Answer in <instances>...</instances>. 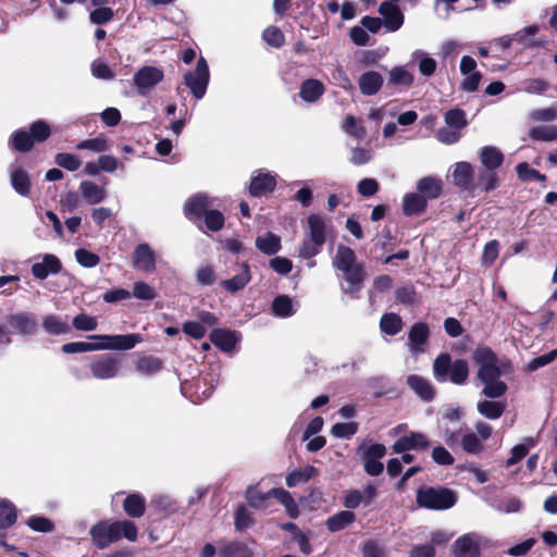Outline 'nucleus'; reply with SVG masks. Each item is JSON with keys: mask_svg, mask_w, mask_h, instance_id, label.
<instances>
[{"mask_svg": "<svg viewBox=\"0 0 557 557\" xmlns=\"http://www.w3.org/2000/svg\"><path fill=\"white\" fill-rule=\"evenodd\" d=\"M133 267L144 273H152L157 268L156 251L146 243L138 244L132 256Z\"/></svg>", "mask_w": 557, "mask_h": 557, "instance_id": "obj_11", "label": "nucleus"}, {"mask_svg": "<svg viewBox=\"0 0 557 557\" xmlns=\"http://www.w3.org/2000/svg\"><path fill=\"white\" fill-rule=\"evenodd\" d=\"M484 387L482 389V394L487 398H499L505 395L507 391V385L499 379L484 382Z\"/></svg>", "mask_w": 557, "mask_h": 557, "instance_id": "obj_56", "label": "nucleus"}, {"mask_svg": "<svg viewBox=\"0 0 557 557\" xmlns=\"http://www.w3.org/2000/svg\"><path fill=\"white\" fill-rule=\"evenodd\" d=\"M89 534L94 544L103 549L111 543L120 541L122 537L131 542L137 540L138 529L134 522L129 520L109 522L100 521L91 527Z\"/></svg>", "mask_w": 557, "mask_h": 557, "instance_id": "obj_2", "label": "nucleus"}, {"mask_svg": "<svg viewBox=\"0 0 557 557\" xmlns=\"http://www.w3.org/2000/svg\"><path fill=\"white\" fill-rule=\"evenodd\" d=\"M500 182L496 171L481 168L474 181L473 195L478 191L488 193L496 189Z\"/></svg>", "mask_w": 557, "mask_h": 557, "instance_id": "obj_27", "label": "nucleus"}, {"mask_svg": "<svg viewBox=\"0 0 557 557\" xmlns=\"http://www.w3.org/2000/svg\"><path fill=\"white\" fill-rule=\"evenodd\" d=\"M10 181L13 189L22 197H27L30 194V178L28 173L21 166L10 165Z\"/></svg>", "mask_w": 557, "mask_h": 557, "instance_id": "obj_21", "label": "nucleus"}, {"mask_svg": "<svg viewBox=\"0 0 557 557\" xmlns=\"http://www.w3.org/2000/svg\"><path fill=\"white\" fill-rule=\"evenodd\" d=\"M411 62L418 63L419 72L424 77L432 76L437 67V62L428 52L421 49H417L411 52Z\"/></svg>", "mask_w": 557, "mask_h": 557, "instance_id": "obj_30", "label": "nucleus"}, {"mask_svg": "<svg viewBox=\"0 0 557 557\" xmlns=\"http://www.w3.org/2000/svg\"><path fill=\"white\" fill-rule=\"evenodd\" d=\"M75 258H76V261L82 265V267H85V268H94L96 267L99 261H100V258L94 253V252H90L86 249H77L75 251Z\"/></svg>", "mask_w": 557, "mask_h": 557, "instance_id": "obj_64", "label": "nucleus"}, {"mask_svg": "<svg viewBox=\"0 0 557 557\" xmlns=\"http://www.w3.org/2000/svg\"><path fill=\"white\" fill-rule=\"evenodd\" d=\"M307 228L299 246V257L312 259L318 256L329 236L333 233V225L330 219L312 213L307 218Z\"/></svg>", "mask_w": 557, "mask_h": 557, "instance_id": "obj_1", "label": "nucleus"}, {"mask_svg": "<svg viewBox=\"0 0 557 557\" xmlns=\"http://www.w3.org/2000/svg\"><path fill=\"white\" fill-rule=\"evenodd\" d=\"M457 493L443 486H423L417 491V505L430 510H446L457 503Z\"/></svg>", "mask_w": 557, "mask_h": 557, "instance_id": "obj_5", "label": "nucleus"}, {"mask_svg": "<svg viewBox=\"0 0 557 557\" xmlns=\"http://www.w3.org/2000/svg\"><path fill=\"white\" fill-rule=\"evenodd\" d=\"M324 91L323 83L317 78L305 79L299 86V97L307 103H315Z\"/></svg>", "mask_w": 557, "mask_h": 557, "instance_id": "obj_23", "label": "nucleus"}, {"mask_svg": "<svg viewBox=\"0 0 557 557\" xmlns=\"http://www.w3.org/2000/svg\"><path fill=\"white\" fill-rule=\"evenodd\" d=\"M42 329L49 335H65L71 332L67 317L47 314L42 318Z\"/></svg>", "mask_w": 557, "mask_h": 557, "instance_id": "obj_25", "label": "nucleus"}, {"mask_svg": "<svg viewBox=\"0 0 557 557\" xmlns=\"http://www.w3.org/2000/svg\"><path fill=\"white\" fill-rule=\"evenodd\" d=\"M472 360L479 366L478 377L482 383L499 379L502 374L511 371L510 362L499 361L494 351L486 346H479L473 351Z\"/></svg>", "mask_w": 557, "mask_h": 557, "instance_id": "obj_4", "label": "nucleus"}, {"mask_svg": "<svg viewBox=\"0 0 557 557\" xmlns=\"http://www.w3.org/2000/svg\"><path fill=\"white\" fill-rule=\"evenodd\" d=\"M355 520H356V515L352 511L343 510V511H339V512L329 517L325 522V525L329 531L337 532V531H341V530L347 528Z\"/></svg>", "mask_w": 557, "mask_h": 557, "instance_id": "obj_35", "label": "nucleus"}, {"mask_svg": "<svg viewBox=\"0 0 557 557\" xmlns=\"http://www.w3.org/2000/svg\"><path fill=\"white\" fill-rule=\"evenodd\" d=\"M382 332L396 335L401 330V319L395 313H385L380 321Z\"/></svg>", "mask_w": 557, "mask_h": 557, "instance_id": "obj_48", "label": "nucleus"}, {"mask_svg": "<svg viewBox=\"0 0 557 557\" xmlns=\"http://www.w3.org/2000/svg\"><path fill=\"white\" fill-rule=\"evenodd\" d=\"M250 281V267L244 262L236 265V273L231 278L223 280L220 284L225 290L235 294L244 289Z\"/></svg>", "mask_w": 557, "mask_h": 557, "instance_id": "obj_16", "label": "nucleus"}, {"mask_svg": "<svg viewBox=\"0 0 557 557\" xmlns=\"http://www.w3.org/2000/svg\"><path fill=\"white\" fill-rule=\"evenodd\" d=\"M202 218L207 228L212 232L222 230L225 223V219L222 212L214 209H210Z\"/></svg>", "mask_w": 557, "mask_h": 557, "instance_id": "obj_58", "label": "nucleus"}, {"mask_svg": "<svg viewBox=\"0 0 557 557\" xmlns=\"http://www.w3.org/2000/svg\"><path fill=\"white\" fill-rule=\"evenodd\" d=\"M358 454L362 459H381L386 455V448L383 444H361L358 447Z\"/></svg>", "mask_w": 557, "mask_h": 557, "instance_id": "obj_47", "label": "nucleus"}, {"mask_svg": "<svg viewBox=\"0 0 557 557\" xmlns=\"http://www.w3.org/2000/svg\"><path fill=\"white\" fill-rule=\"evenodd\" d=\"M426 208V199L418 193H410L404 197L403 210L406 215H416Z\"/></svg>", "mask_w": 557, "mask_h": 557, "instance_id": "obj_33", "label": "nucleus"}, {"mask_svg": "<svg viewBox=\"0 0 557 557\" xmlns=\"http://www.w3.org/2000/svg\"><path fill=\"white\" fill-rule=\"evenodd\" d=\"M90 372L98 380H111L119 375L121 361L112 355H102L89 364Z\"/></svg>", "mask_w": 557, "mask_h": 557, "instance_id": "obj_9", "label": "nucleus"}, {"mask_svg": "<svg viewBox=\"0 0 557 557\" xmlns=\"http://www.w3.org/2000/svg\"><path fill=\"white\" fill-rule=\"evenodd\" d=\"M141 342L139 334L113 335L112 350H129Z\"/></svg>", "mask_w": 557, "mask_h": 557, "instance_id": "obj_45", "label": "nucleus"}, {"mask_svg": "<svg viewBox=\"0 0 557 557\" xmlns=\"http://www.w3.org/2000/svg\"><path fill=\"white\" fill-rule=\"evenodd\" d=\"M123 507L127 516L140 518L145 513V498L140 494H131L125 498Z\"/></svg>", "mask_w": 557, "mask_h": 557, "instance_id": "obj_37", "label": "nucleus"}, {"mask_svg": "<svg viewBox=\"0 0 557 557\" xmlns=\"http://www.w3.org/2000/svg\"><path fill=\"white\" fill-rule=\"evenodd\" d=\"M11 334L21 336L34 335L37 331L35 317L29 312H16L7 317Z\"/></svg>", "mask_w": 557, "mask_h": 557, "instance_id": "obj_12", "label": "nucleus"}, {"mask_svg": "<svg viewBox=\"0 0 557 557\" xmlns=\"http://www.w3.org/2000/svg\"><path fill=\"white\" fill-rule=\"evenodd\" d=\"M482 168L496 171L504 162L503 152L495 146H484L479 152Z\"/></svg>", "mask_w": 557, "mask_h": 557, "instance_id": "obj_29", "label": "nucleus"}, {"mask_svg": "<svg viewBox=\"0 0 557 557\" xmlns=\"http://www.w3.org/2000/svg\"><path fill=\"white\" fill-rule=\"evenodd\" d=\"M413 83V75L405 66H395L388 73V84L409 87Z\"/></svg>", "mask_w": 557, "mask_h": 557, "instance_id": "obj_44", "label": "nucleus"}, {"mask_svg": "<svg viewBox=\"0 0 557 557\" xmlns=\"http://www.w3.org/2000/svg\"><path fill=\"white\" fill-rule=\"evenodd\" d=\"M480 414L487 419H498L505 411V404L494 400H482L476 405Z\"/></svg>", "mask_w": 557, "mask_h": 557, "instance_id": "obj_41", "label": "nucleus"}, {"mask_svg": "<svg viewBox=\"0 0 557 557\" xmlns=\"http://www.w3.org/2000/svg\"><path fill=\"white\" fill-rule=\"evenodd\" d=\"M429 447L430 441L424 434L412 432L398 438L393 445V451L395 454H401L411 449L425 450Z\"/></svg>", "mask_w": 557, "mask_h": 557, "instance_id": "obj_15", "label": "nucleus"}, {"mask_svg": "<svg viewBox=\"0 0 557 557\" xmlns=\"http://www.w3.org/2000/svg\"><path fill=\"white\" fill-rule=\"evenodd\" d=\"M430 335L428 324L419 322L412 325L409 331V350L412 355L417 356L423 352L422 346L425 344Z\"/></svg>", "mask_w": 557, "mask_h": 557, "instance_id": "obj_22", "label": "nucleus"}, {"mask_svg": "<svg viewBox=\"0 0 557 557\" xmlns=\"http://www.w3.org/2000/svg\"><path fill=\"white\" fill-rule=\"evenodd\" d=\"M54 162L60 168H63L70 172L78 170L82 165V160L73 153L59 152L54 157Z\"/></svg>", "mask_w": 557, "mask_h": 557, "instance_id": "obj_46", "label": "nucleus"}, {"mask_svg": "<svg viewBox=\"0 0 557 557\" xmlns=\"http://www.w3.org/2000/svg\"><path fill=\"white\" fill-rule=\"evenodd\" d=\"M333 267L338 271L347 270V268L358 263L355 251L344 245L337 247L335 257L333 258Z\"/></svg>", "mask_w": 557, "mask_h": 557, "instance_id": "obj_32", "label": "nucleus"}, {"mask_svg": "<svg viewBox=\"0 0 557 557\" xmlns=\"http://www.w3.org/2000/svg\"><path fill=\"white\" fill-rule=\"evenodd\" d=\"M79 191L88 205L100 203L108 196L104 186H100L92 181H82L79 184Z\"/></svg>", "mask_w": 557, "mask_h": 557, "instance_id": "obj_26", "label": "nucleus"}, {"mask_svg": "<svg viewBox=\"0 0 557 557\" xmlns=\"http://www.w3.org/2000/svg\"><path fill=\"white\" fill-rule=\"evenodd\" d=\"M533 140L554 141L557 139V128L554 126H536L530 129Z\"/></svg>", "mask_w": 557, "mask_h": 557, "instance_id": "obj_57", "label": "nucleus"}, {"mask_svg": "<svg viewBox=\"0 0 557 557\" xmlns=\"http://www.w3.org/2000/svg\"><path fill=\"white\" fill-rule=\"evenodd\" d=\"M183 78L184 84L189 88L193 96L198 100L202 99L210 81V72L206 59L200 57L195 70L186 72Z\"/></svg>", "mask_w": 557, "mask_h": 557, "instance_id": "obj_7", "label": "nucleus"}, {"mask_svg": "<svg viewBox=\"0 0 557 557\" xmlns=\"http://www.w3.org/2000/svg\"><path fill=\"white\" fill-rule=\"evenodd\" d=\"M383 82V76L380 73L368 71L359 77L358 85L362 95L373 96L379 92Z\"/></svg>", "mask_w": 557, "mask_h": 557, "instance_id": "obj_28", "label": "nucleus"}, {"mask_svg": "<svg viewBox=\"0 0 557 557\" xmlns=\"http://www.w3.org/2000/svg\"><path fill=\"white\" fill-rule=\"evenodd\" d=\"M16 521V512L14 506L7 502H0V529H7Z\"/></svg>", "mask_w": 557, "mask_h": 557, "instance_id": "obj_53", "label": "nucleus"}, {"mask_svg": "<svg viewBox=\"0 0 557 557\" xmlns=\"http://www.w3.org/2000/svg\"><path fill=\"white\" fill-rule=\"evenodd\" d=\"M161 368V360L152 356L143 357L137 361V370L146 375L154 374Z\"/></svg>", "mask_w": 557, "mask_h": 557, "instance_id": "obj_55", "label": "nucleus"}, {"mask_svg": "<svg viewBox=\"0 0 557 557\" xmlns=\"http://www.w3.org/2000/svg\"><path fill=\"white\" fill-rule=\"evenodd\" d=\"M499 253V243L496 239L485 244L482 253V263L490 267L497 259Z\"/></svg>", "mask_w": 557, "mask_h": 557, "instance_id": "obj_63", "label": "nucleus"}, {"mask_svg": "<svg viewBox=\"0 0 557 557\" xmlns=\"http://www.w3.org/2000/svg\"><path fill=\"white\" fill-rule=\"evenodd\" d=\"M276 175L270 172L258 171L251 177L249 193L253 197L262 196L274 190L276 186Z\"/></svg>", "mask_w": 557, "mask_h": 557, "instance_id": "obj_17", "label": "nucleus"}, {"mask_svg": "<svg viewBox=\"0 0 557 557\" xmlns=\"http://www.w3.org/2000/svg\"><path fill=\"white\" fill-rule=\"evenodd\" d=\"M462 449L472 455H476L482 451L483 444L482 441L475 433H467L461 438Z\"/></svg>", "mask_w": 557, "mask_h": 557, "instance_id": "obj_59", "label": "nucleus"}, {"mask_svg": "<svg viewBox=\"0 0 557 557\" xmlns=\"http://www.w3.org/2000/svg\"><path fill=\"white\" fill-rule=\"evenodd\" d=\"M214 206V199L207 194L198 193L186 201L184 213L191 222H198Z\"/></svg>", "mask_w": 557, "mask_h": 557, "instance_id": "obj_10", "label": "nucleus"}, {"mask_svg": "<svg viewBox=\"0 0 557 557\" xmlns=\"http://www.w3.org/2000/svg\"><path fill=\"white\" fill-rule=\"evenodd\" d=\"M491 540L478 532L460 535L453 544L455 557H481V549L491 547Z\"/></svg>", "mask_w": 557, "mask_h": 557, "instance_id": "obj_6", "label": "nucleus"}, {"mask_svg": "<svg viewBox=\"0 0 557 557\" xmlns=\"http://www.w3.org/2000/svg\"><path fill=\"white\" fill-rule=\"evenodd\" d=\"M246 500L248 505L256 509L263 508V504L267 499L272 497L271 490L267 493L259 492L255 486H249L246 490Z\"/></svg>", "mask_w": 557, "mask_h": 557, "instance_id": "obj_49", "label": "nucleus"}, {"mask_svg": "<svg viewBox=\"0 0 557 557\" xmlns=\"http://www.w3.org/2000/svg\"><path fill=\"white\" fill-rule=\"evenodd\" d=\"M407 384L424 401H430L435 396V388L432 383L421 375H408Z\"/></svg>", "mask_w": 557, "mask_h": 557, "instance_id": "obj_24", "label": "nucleus"}, {"mask_svg": "<svg viewBox=\"0 0 557 557\" xmlns=\"http://www.w3.org/2000/svg\"><path fill=\"white\" fill-rule=\"evenodd\" d=\"M164 78L163 70L157 66L146 65L140 67L133 76V84L138 95L147 96Z\"/></svg>", "mask_w": 557, "mask_h": 557, "instance_id": "obj_8", "label": "nucleus"}, {"mask_svg": "<svg viewBox=\"0 0 557 557\" xmlns=\"http://www.w3.org/2000/svg\"><path fill=\"white\" fill-rule=\"evenodd\" d=\"M445 122L449 127L460 129L467 125L466 113L461 109H450L445 113Z\"/></svg>", "mask_w": 557, "mask_h": 557, "instance_id": "obj_60", "label": "nucleus"}, {"mask_svg": "<svg viewBox=\"0 0 557 557\" xmlns=\"http://www.w3.org/2000/svg\"><path fill=\"white\" fill-rule=\"evenodd\" d=\"M133 296L140 300H152L157 293L148 283L139 281L134 283Z\"/></svg>", "mask_w": 557, "mask_h": 557, "instance_id": "obj_61", "label": "nucleus"}, {"mask_svg": "<svg viewBox=\"0 0 557 557\" xmlns=\"http://www.w3.org/2000/svg\"><path fill=\"white\" fill-rule=\"evenodd\" d=\"M34 139L26 129H18L10 137V145L12 148L20 152H27L34 146Z\"/></svg>", "mask_w": 557, "mask_h": 557, "instance_id": "obj_40", "label": "nucleus"}, {"mask_svg": "<svg viewBox=\"0 0 557 557\" xmlns=\"http://www.w3.org/2000/svg\"><path fill=\"white\" fill-rule=\"evenodd\" d=\"M221 557H252V549L244 542L232 541L220 547Z\"/></svg>", "mask_w": 557, "mask_h": 557, "instance_id": "obj_34", "label": "nucleus"}, {"mask_svg": "<svg viewBox=\"0 0 557 557\" xmlns=\"http://www.w3.org/2000/svg\"><path fill=\"white\" fill-rule=\"evenodd\" d=\"M318 474V469L313 466H306L302 469L294 470L286 476V485L294 487L299 483L307 482Z\"/></svg>", "mask_w": 557, "mask_h": 557, "instance_id": "obj_42", "label": "nucleus"}, {"mask_svg": "<svg viewBox=\"0 0 557 557\" xmlns=\"http://www.w3.org/2000/svg\"><path fill=\"white\" fill-rule=\"evenodd\" d=\"M341 272H343V278L348 283V287L345 288V293L356 297L366 280L363 263L358 262L355 265L347 268V270H342Z\"/></svg>", "mask_w": 557, "mask_h": 557, "instance_id": "obj_18", "label": "nucleus"}, {"mask_svg": "<svg viewBox=\"0 0 557 557\" xmlns=\"http://www.w3.org/2000/svg\"><path fill=\"white\" fill-rule=\"evenodd\" d=\"M525 444H518L512 447L510 457L507 459V467H511L519 462L529 451L531 447L535 445V441L532 437L525 438Z\"/></svg>", "mask_w": 557, "mask_h": 557, "instance_id": "obj_50", "label": "nucleus"}, {"mask_svg": "<svg viewBox=\"0 0 557 557\" xmlns=\"http://www.w3.org/2000/svg\"><path fill=\"white\" fill-rule=\"evenodd\" d=\"M239 339L240 335L235 331L215 329L210 333L211 343L224 352H232Z\"/></svg>", "mask_w": 557, "mask_h": 557, "instance_id": "obj_20", "label": "nucleus"}, {"mask_svg": "<svg viewBox=\"0 0 557 557\" xmlns=\"http://www.w3.org/2000/svg\"><path fill=\"white\" fill-rule=\"evenodd\" d=\"M256 247L268 256H273L281 250V238L274 233L268 232L256 238Z\"/></svg>", "mask_w": 557, "mask_h": 557, "instance_id": "obj_31", "label": "nucleus"}, {"mask_svg": "<svg viewBox=\"0 0 557 557\" xmlns=\"http://www.w3.org/2000/svg\"><path fill=\"white\" fill-rule=\"evenodd\" d=\"M451 181L455 186L473 196L474 188V168L466 161L457 162L453 165Z\"/></svg>", "mask_w": 557, "mask_h": 557, "instance_id": "obj_14", "label": "nucleus"}, {"mask_svg": "<svg viewBox=\"0 0 557 557\" xmlns=\"http://www.w3.org/2000/svg\"><path fill=\"white\" fill-rule=\"evenodd\" d=\"M111 148L110 140L104 135H99L95 138L82 140L76 145L78 150H89L92 152H104Z\"/></svg>", "mask_w": 557, "mask_h": 557, "instance_id": "obj_39", "label": "nucleus"}, {"mask_svg": "<svg viewBox=\"0 0 557 557\" xmlns=\"http://www.w3.org/2000/svg\"><path fill=\"white\" fill-rule=\"evenodd\" d=\"M417 189L419 193L429 199H435L441 195V182L434 177H423L418 181Z\"/></svg>", "mask_w": 557, "mask_h": 557, "instance_id": "obj_38", "label": "nucleus"}, {"mask_svg": "<svg viewBox=\"0 0 557 557\" xmlns=\"http://www.w3.org/2000/svg\"><path fill=\"white\" fill-rule=\"evenodd\" d=\"M433 375L440 383L450 382L455 385H463L469 376V366L467 360H453L449 354L443 352L433 362Z\"/></svg>", "mask_w": 557, "mask_h": 557, "instance_id": "obj_3", "label": "nucleus"}, {"mask_svg": "<svg viewBox=\"0 0 557 557\" xmlns=\"http://www.w3.org/2000/svg\"><path fill=\"white\" fill-rule=\"evenodd\" d=\"M379 12L383 16V24L388 32H396L403 26L404 14L397 5L384 1L381 3Z\"/></svg>", "mask_w": 557, "mask_h": 557, "instance_id": "obj_19", "label": "nucleus"}, {"mask_svg": "<svg viewBox=\"0 0 557 557\" xmlns=\"http://www.w3.org/2000/svg\"><path fill=\"white\" fill-rule=\"evenodd\" d=\"M72 325L77 331L91 332L98 326L97 318L86 313H79L72 320Z\"/></svg>", "mask_w": 557, "mask_h": 557, "instance_id": "obj_54", "label": "nucleus"}, {"mask_svg": "<svg viewBox=\"0 0 557 557\" xmlns=\"http://www.w3.org/2000/svg\"><path fill=\"white\" fill-rule=\"evenodd\" d=\"M358 431L357 422H339L335 423L331 429V434L337 438L349 440Z\"/></svg>", "mask_w": 557, "mask_h": 557, "instance_id": "obj_52", "label": "nucleus"}, {"mask_svg": "<svg viewBox=\"0 0 557 557\" xmlns=\"http://www.w3.org/2000/svg\"><path fill=\"white\" fill-rule=\"evenodd\" d=\"M516 171H517L518 176L522 181L536 180L539 182H544L546 180V176L544 174L530 168L529 164L525 162L519 163L516 168Z\"/></svg>", "mask_w": 557, "mask_h": 557, "instance_id": "obj_62", "label": "nucleus"}, {"mask_svg": "<svg viewBox=\"0 0 557 557\" xmlns=\"http://www.w3.org/2000/svg\"><path fill=\"white\" fill-rule=\"evenodd\" d=\"M28 133L32 135L34 143H41L50 136L51 128L46 121L38 120L30 124Z\"/></svg>", "mask_w": 557, "mask_h": 557, "instance_id": "obj_51", "label": "nucleus"}, {"mask_svg": "<svg viewBox=\"0 0 557 557\" xmlns=\"http://www.w3.org/2000/svg\"><path fill=\"white\" fill-rule=\"evenodd\" d=\"M30 271L35 278L46 280L50 275L59 274L62 271V263L55 255L45 253L37 258Z\"/></svg>", "mask_w": 557, "mask_h": 557, "instance_id": "obj_13", "label": "nucleus"}, {"mask_svg": "<svg viewBox=\"0 0 557 557\" xmlns=\"http://www.w3.org/2000/svg\"><path fill=\"white\" fill-rule=\"evenodd\" d=\"M272 311L278 318H288L295 313L293 300L286 295H280L272 302Z\"/></svg>", "mask_w": 557, "mask_h": 557, "instance_id": "obj_43", "label": "nucleus"}, {"mask_svg": "<svg viewBox=\"0 0 557 557\" xmlns=\"http://www.w3.org/2000/svg\"><path fill=\"white\" fill-rule=\"evenodd\" d=\"M271 494L272 497L277 499L285 507L288 517L295 519L299 516L298 505L289 492L283 488H272Z\"/></svg>", "mask_w": 557, "mask_h": 557, "instance_id": "obj_36", "label": "nucleus"}]
</instances>
